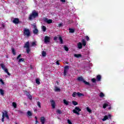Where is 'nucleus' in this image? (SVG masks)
<instances>
[{"label": "nucleus", "mask_w": 124, "mask_h": 124, "mask_svg": "<svg viewBox=\"0 0 124 124\" xmlns=\"http://www.w3.org/2000/svg\"><path fill=\"white\" fill-rule=\"evenodd\" d=\"M36 17H38V13L36 11L34 10L32 12V13L29 15L28 20L30 21H32L34 19H35Z\"/></svg>", "instance_id": "obj_1"}, {"label": "nucleus", "mask_w": 124, "mask_h": 124, "mask_svg": "<svg viewBox=\"0 0 124 124\" xmlns=\"http://www.w3.org/2000/svg\"><path fill=\"white\" fill-rule=\"evenodd\" d=\"M77 80L78 81H79V82H83L85 85H87V86H90V83L86 81L85 79H84V78H83L82 77H79L77 78Z\"/></svg>", "instance_id": "obj_2"}, {"label": "nucleus", "mask_w": 124, "mask_h": 124, "mask_svg": "<svg viewBox=\"0 0 124 124\" xmlns=\"http://www.w3.org/2000/svg\"><path fill=\"white\" fill-rule=\"evenodd\" d=\"M23 33L24 35L26 36H27L29 37L31 35V32L30 31V30L27 29V28H24L23 30Z\"/></svg>", "instance_id": "obj_3"}, {"label": "nucleus", "mask_w": 124, "mask_h": 124, "mask_svg": "<svg viewBox=\"0 0 124 124\" xmlns=\"http://www.w3.org/2000/svg\"><path fill=\"white\" fill-rule=\"evenodd\" d=\"M80 111H81V109H80L79 107H76L75 109L73 110V113H75V114H77V115H80V114L79 113V112H80Z\"/></svg>", "instance_id": "obj_4"}, {"label": "nucleus", "mask_w": 124, "mask_h": 124, "mask_svg": "<svg viewBox=\"0 0 124 124\" xmlns=\"http://www.w3.org/2000/svg\"><path fill=\"white\" fill-rule=\"evenodd\" d=\"M2 117H3L4 118L5 117L7 119V120H9V116H8L7 112L6 110L4 111V112H2Z\"/></svg>", "instance_id": "obj_5"}, {"label": "nucleus", "mask_w": 124, "mask_h": 124, "mask_svg": "<svg viewBox=\"0 0 124 124\" xmlns=\"http://www.w3.org/2000/svg\"><path fill=\"white\" fill-rule=\"evenodd\" d=\"M43 20L44 22L47 23V24H51L53 22V20H52V19H48L47 17H44Z\"/></svg>", "instance_id": "obj_6"}, {"label": "nucleus", "mask_w": 124, "mask_h": 124, "mask_svg": "<svg viewBox=\"0 0 124 124\" xmlns=\"http://www.w3.org/2000/svg\"><path fill=\"white\" fill-rule=\"evenodd\" d=\"M50 102L53 109H55V108H56V102H55V101H54L53 100H50Z\"/></svg>", "instance_id": "obj_7"}, {"label": "nucleus", "mask_w": 124, "mask_h": 124, "mask_svg": "<svg viewBox=\"0 0 124 124\" xmlns=\"http://www.w3.org/2000/svg\"><path fill=\"white\" fill-rule=\"evenodd\" d=\"M50 38L47 36L45 37L44 42L45 43H49Z\"/></svg>", "instance_id": "obj_8"}, {"label": "nucleus", "mask_w": 124, "mask_h": 124, "mask_svg": "<svg viewBox=\"0 0 124 124\" xmlns=\"http://www.w3.org/2000/svg\"><path fill=\"white\" fill-rule=\"evenodd\" d=\"M108 119H111V115L109 114L108 116L105 115L104 117V118L102 119L103 122H105L106 120H108Z\"/></svg>", "instance_id": "obj_9"}, {"label": "nucleus", "mask_w": 124, "mask_h": 124, "mask_svg": "<svg viewBox=\"0 0 124 124\" xmlns=\"http://www.w3.org/2000/svg\"><path fill=\"white\" fill-rule=\"evenodd\" d=\"M111 104H110V103L108 102H106L105 103H104L103 106V108H104V109H105L106 108V107H107V106H110Z\"/></svg>", "instance_id": "obj_10"}, {"label": "nucleus", "mask_w": 124, "mask_h": 124, "mask_svg": "<svg viewBox=\"0 0 124 124\" xmlns=\"http://www.w3.org/2000/svg\"><path fill=\"white\" fill-rule=\"evenodd\" d=\"M25 94H26L27 96H28V98H29V99H30L31 100L32 99V96H31V94H30V93H29L28 92H26Z\"/></svg>", "instance_id": "obj_11"}, {"label": "nucleus", "mask_w": 124, "mask_h": 124, "mask_svg": "<svg viewBox=\"0 0 124 124\" xmlns=\"http://www.w3.org/2000/svg\"><path fill=\"white\" fill-rule=\"evenodd\" d=\"M13 23L14 24H19V19L18 18H15L13 20Z\"/></svg>", "instance_id": "obj_12"}, {"label": "nucleus", "mask_w": 124, "mask_h": 124, "mask_svg": "<svg viewBox=\"0 0 124 124\" xmlns=\"http://www.w3.org/2000/svg\"><path fill=\"white\" fill-rule=\"evenodd\" d=\"M78 49H82V48H83V45L82 44V43L79 42L78 44Z\"/></svg>", "instance_id": "obj_13"}, {"label": "nucleus", "mask_w": 124, "mask_h": 124, "mask_svg": "<svg viewBox=\"0 0 124 124\" xmlns=\"http://www.w3.org/2000/svg\"><path fill=\"white\" fill-rule=\"evenodd\" d=\"M40 121L42 124H45V117H41Z\"/></svg>", "instance_id": "obj_14"}, {"label": "nucleus", "mask_w": 124, "mask_h": 124, "mask_svg": "<svg viewBox=\"0 0 124 124\" xmlns=\"http://www.w3.org/2000/svg\"><path fill=\"white\" fill-rule=\"evenodd\" d=\"M81 43H82V45L83 46H86V45H87V42L86 41V40H85V39H82L81 40Z\"/></svg>", "instance_id": "obj_15"}, {"label": "nucleus", "mask_w": 124, "mask_h": 124, "mask_svg": "<svg viewBox=\"0 0 124 124\" xmlns=\"http://www.w3.org/2000/svg\"><path fill=\"white\" fill-rule=\"evenodd\" d=\"M74 57H75V58H77L78 59L79 58H81V57H82V55L81 54H75L74 55Z\"/></svg>", "instance_id": "obj_16"}, {"label": "nucleus", "mask_w": 124, "mask_h": 124, "mask_svg": "<svg viewBox=\"0 0 124 124\" xmlns=\"http://www.w3.org/2000/svg\"><path fill=\"white\" fill-rule=\"evenodd\" d=\"M96 79H97V81H98V82H100V81H101V76L99 75L97 76Z\"/></svg>", "instance_id": "obj_17"}, {"label": "nucleus", "mask_w": 124, "mask_h": 124, "mask_svg": "<svg viewBox=\"0 0 124 124\" xmlns=\"http://www.w3.org/2000/svg\"><path fill=\"white\" fill-rule=\"evenodd\" d=\"M25 48H29L30 47V43L29 42H26L24 46Z\"/></svg>", "instance_id": "obj_18"}, {"label": "nucleus", "mask_w": 124, "mask_h": 124, "mask_svg": "<svg viewBox=\"0 0 124 124\" xmlns=\"http://www.w3.org/2000/svg\"><path fill=\"white\" fill-rule=\"evenodd\" d=\"M69 32L71 33H74V32L75 31V30H74L73 29H71V28H69Z\"/></svg>", "instance_id": "obj_19"}, {"label": "nucleus", "mask_w": 124, "mask_h": 124, "mask_svg": "<svg viewBox=\"0 0 124 124\" xmlns=\"http://www.w3.org/2000/svg\"><path fill=\"white\" fill-rule=\"evenodd\" d=\"M59 39L61 42V44H63V40H62V36H60Z\"/></svg>", "instance_id": "obj_20"}, {"label": "nucleus", "mask_w": 124, "mask_h": 124, "mask_svg": "<svg viewBox=\"0 0 124 124\" xmlns=\"http://www.w3.org/2000/svg\"><path fill=\"white\" fill-rule=\"evenodd\" d=\"M64 104H65V105H69V102L66 101V100L64 99L63 100Z\"/></svg>", "instance_id": "obj_21"}, {"label": "nucleus", "mask_w": 124, "mask_h": 124, "mask_svg": "<svg viewBox=\"0 0 124 124\" xmlns=\"http://www.w3.org/2000/svg\"><path fill=\"white\" fill-rule=\"evenodd\" d=\"M33 33L34 34H37V33H38V30L36 29H34L33 30Z\"/></svg>", "instance_id": "obj_22"}, {"label": "nucleus", "mask_w": 124, "mask_h": 124, "mask_svg": "<svg viewBox=\"0 0 124 124\" xmlns=\"http://www.w3.org/2000/svg\"><path fill=\"white\" fill-rule=\"evenodd\" d=\"M0 66L1 67L2 69L3 70L5 69V65H4V63H0Z\"/></svg>", "instance_id": "obj_23"}, {"label": "nucleus", "mask_w": 124, "mask_h": 124, "mask_svg": "<svg viewBox=\"0 0 124 124\" xmlns=\"http://www.w3.org/2000/svg\"><path fill=\"white\" fill-rule=\"evenodd\" d=\"M0 93L1 95H4V91H3L2 89H0Z\"/></svg>", "instance_id": "obj_24"}, {"label": "nucleus", "mask_w": 124, "mask_h": 124, "mask_svg": "<svg viewBox=\"0 0 124 124\" xmlns=\"http://www.w3.org/2000/svg\"><path fill=\"white\" fill-rule=\"evenodd\" d=\"M12 106L15 108H17V104L15 102H13L12 103Z\"/></svg>", "instance_id": "obj_25"}, {"label": "nucleus", "mask_w": 124, "mask_h": 124, "mask_svg": "<svg viewBox=\"0 0 124 124\" xmlns=\"http://www.w3.org/2000/svg\"><path fill=\"white\" fill-rule=\"evenodd\" d=\"M68 71V70L64 69V72H63L64 76H66V73H67Z\"/></svg>", "instance_id": "obj_26"}, {"label": "nucleus", "mask_w": 124, "mask_h": 124, "mask_svg": "<svg viewBox=\"0 0 124 124\" xmlns=\"http://www.w3.org/2000/svg\"><path fill=\"white\" fill-rule=\"evenodd\" d=\"M12 51L13 54V55L15 56V55H16V52H15V49L14 48H12Z\"/></svg>", "instance_id": "obj_27"}, {"label": "nucleus", "mask_w": 124, "mask_h": 124, "mask_svg": "<svg viewBox=\"0 0 124 124\" xmlns=\"http://www.w3.org/2000/svg\"><path fill=\"white\" fill-rule=\"evenodd\" d=\"M76 95H77V93L76 92H74L72 94V96H73V97H76Z\"/></svg>", "instance_id": "obj_28"}, {"label": "nucleus", "mask_w": 124, "mask_h": 124, "mask_svg": "<svg viewBox=\"0 0 124 124\" xmlns=\"http://www.w3.org/2000/svg\"><path fill=\"white\" fill-rule=\"evenodd\" d=\"M42 30L43 31H46V27H45V26H43L42 28Z\"/></svg>", "instance_id": "obj_29"}, {"label": "nucleus", "mask_w": 124, "mask_h": 124, "mask_svg": "<svg viewBox=\"0 0 124 124\" xmlns=\"http://www.w3.org/2000/svg\"><path fill=\"white\" fill-rule=\"evenodd\" d=\"M60 91H61V89L59 87H55V92H60Z\"/></svg>", "instance_id": "obj_30"}, {"label": "nucleus", "mask_w": 124, "mask_h": 124, "mask_svg": "<svg viewBox=\"0 0 124 124\" xmlns=\"http://www.w3.org/2000/svg\"><path fill=\"white\" fill-rule=\"evenodd\" d=\"M100 97H104V93H103L101 92L99 94Z\"/></svg>", "instance_id": "obj_31"}, {"label": "nucleus", "mask_w": 124, "mask_h": 124, "mask_svg": "<svg viewBox=\"0 0 124 124\" xmlns=\"http://www.w3.org/2000/svg\"><path fill=\"white\" fill-rule=\"evenodd\" d=\"M56 112L57 114H62V113L60 109H57Z\"/></svg>", "instance_id": "obj_32"}, {"label": "nucleus", "mask_w": 124, "mask_h": 124, "mask_svg": "<svg viewBox=\"0 0 124 124\" xmlns=\"http://www.w3.org/2000/svg\"><path fill=\"white\" fill-rule=\"evenodd\" d=\"M42 55L43 57H46V52L44 51H43Z\"/></svg>", "instance_id": "obj_33"}, {"label": "nucleus", "mask_w": 124, "mask_h": 124, "mask_svg": "<svg viewBox=\"0 0 124 124\" xmlns=\"http://www.w3.org/2000/svg\"><path fill=\"white\" fill-rule=\"evenodd\" d=\"M36 84H38V85H39V84H40V81H39V79L38 78L36 79Z\"/></svg>", "instance_id": "obj_34"}, {"label": "nucleus", "mask_w": 124, "mask_h": 124, "mask_svg": "<svg viewBox=\"0 0 124 124\" xmlns=\"http://www.w3.org/2000/svg\"><path fill=\"white\" fill-rule=\"evenodd\" d=\"M37 106L39 108H41V103H40V102H37Z\"/></svg>", "instance_id": "obj_35"}, {"label": "nucleus", "mask_w": 124, "mask_h": 124, "mask_svg": "<svg viewBox=\"0 0 124 124\" xmlns=\"http://www.w3.org/2000/svg\"><path fill=\"white\" fill-rule=\"evenodd\" d=\"M72 103H73V105H75V106L78 105V103L77 102H76V101H73L72 102Z\"/></svg>", "instance_id": "obj_36"}, {"label": "nucleus", "mask_w": 124, "mask_h": 124, "mask_svg": "<svg viewBox=\"0 0 124 124\" xmlns=\"http://www.w3.org/2000/svg\"><path fill=\"white\" fill-rule=\"evenodd\" d=\"M30 51H31V50L30 49V47L26 48V51H27V54H29V53H30Z\"/></svg>", "instance_id": "obj_37"}, {"label": "nucleus", "mask_w": 124, "mask_h": 124, "mask_svg": "<svg viewBox=\"0 0 124 124\" xmlns=\"http://www.w3.org/2000/svg\"><path fill=\"white\" fill-rule=\"evenodd\" d=\"M77 95H78V96H82V95H83V94L78 92L77 93Z\"/></svg>", "instance_id": "obj_38"}, {"label": "nucleus", "mask_w": 124, "mask_h": 124, "mask_svg": "<svg viewBox=\"0 0 124 124\" xmlns=\"http://www.w3.org/2000/svg\"><path fill=\"white\" fill-rule=\"evenodd\" d=\"M64 69H65L66 70H68L69 69V66H68V65H66L64 67Z\"/></svg>", "instance_id": "obj_39"}, {"label": "nucleus", "mask_w": 124, "mask_h": 124, "mask_svg": "<svg viewBox=\"0 0 124 124\" xmlns=\"http://www.w3.org/2000/svg\"><path fill=\"white\" fill-rule=\"evenodd\" d=\"M87 111L89 112V113H92V109H90L89 107H87L86 108Z\"/></svg>", "instance_id": "obj_40"}, {"label": "nucleus", "mask_w": 124, "mask_h": 124, "mask_svg": "<svg viewBox=\"0 0 124 124\" xmlns=\"http://www.w3.org/2000/svg\"><path fill=\"white\" fill-rule=\"evenodd\" d=\"M24 62V59L23 58L19 59V60L18 61V62Z\"/></svg>", "instance_id": "obj_41"}, {"label": "nucleus", "mask_w": 124, "mask_h": 124, "mask_svg": "<svg viewBox=\"0 0 124 124\" xmlns=\"http://www.w3.org/2000/svg\"><path fill=\"white\" fill-rule=\"evenodd\" d=\"M31 26L33 27V29H37L36 25H35V24H32Z\"/></svg>", "instance_id": "obj_42"}, {"label": "nucleus", "mask_w": 124, "mask_h": 124, "mask_svg": "<svg viewBox=\"0 0 124 124\" xmlns=\"http://www.w3.org/2000/svg\"><path fill=\"white\" fill-rule=\"evenodd\" d=\"M27 114L28 115V116H31V112L30 111H28V112H27Z\"/></svg>", "instance_id": "obj_43"}, {"label": "nucleus", "mask_w": 124, "mask_h": 124, "mask_svg": "<svg viewBox=\"0 0 124 124\" xmlns=\"http://www.w3.org/2000/svg\"><path fill=\"white\" fill-rule=\"evenodd\" d=\"M85 38H86L87 41H90V38L89 37V36H86L85 37Z\"/></svg>", "instance_id": "obj_44"}, {"label": "nucleus", "mask_w": 124, "mask_h": 124, "mask_svg": "<svg viewBox=\"0 0 124 124\" xmlns=\"http://www.w3.org/2000/svg\"><path fill=\"white\" fill-rule=\"evenodd\" d=\"M64 49L65 51H68V47H67L66 46H64Z\"/></svg>", "instance_id": "obj_45"}, {"label": "nucleus", "mask_w": 124, "mask_h": 124, "mask_svg": "<svg viewBox=\"0 0 124 124\" xmlns=\"http://www.w3.org/2000/svg\"><path fill=\"white\" fill-rule=\"evenodd\" d=\"M92 81L93 83H95V81H96V80L95 79V78H93L92 79Z\"/></svg>", "instance_id": "obj_46"}, {"label": "nucleus", "mask_w": 124, "mask_h": 124, "mask_svg": "<svg viewBox=\"0 0 124 124\" xmlns=\"http://www.w3.org/2000/svg\"><path fill=\"white\" fill-rule=\"evenodd\" d=\"M31 45L32 46H35L36 45V44L35 43V42H33L31 43Z\"/></svg>", "instance_id": "obj_47"}, {"label": "nucleus", "mask_w": 124, "mask_h": 124, "mask_svg": "<svg viewBox=\"0 0 124 124\" xmlns=\"http://www.w3.org/2000/svg\"><path fill=\"white\" fill-rule=\"evenodd\" d=\"M3 70H4L6 73L8 72V70L6 68L4 69Z\"/></svg>", "instance_id": "obj_48"}, {"label": "nucleus", "mask_w": 124, "mask_h": 124, "mask_svg": "<svg viewBox=\"0 0 124 124\" xmlns=\"http://www.w3.org/2000/svg\"><path fill=\"white\" fill-rule=\"evenodd\" d=\"M0 82L2 83V85H4V82H3V80H2V79H0Z\"/></svg>", "instance_id": "obj_49"}, {"label": "nucleus", "mask_w": 124, "mask_h": 124, "mask_svg": "<svg viewBox=\"0 0 124 124\" xmlns=\"http://www.w3.org/2000/svg\"><path fill=\"white\" fill-rule=\"evenodd\" d=\"M67 122L68 124H72V123L71 122V121H70V120H67Z\"/></svg>", "instance_id": "obj_50"}, {"label": "nucleus", "mask_w": 124, "mask_h": 124, "mask_svg": "<svg viewBox=\"0 0 124 124\" xmlns=\"http://www.w3.org/2000/svg\"><path fill=\"white\" fill-rule=\"evenodd\" d=\"M21 54H19V55L17 57L16 59H17V60H19V59H20V58H21Z\"/></svg>", "instance_id": "obj_51"}, {"label": "nucleus", "mask_w": 124, "mask_h": 124, "mask_svg": "<svg viewBox=\"0 0 124 124\" xmlns=\"http://www.w3.org/2000/svg\"><path fill=\"white\" fill-rule=\"evenodd\" d=\"M54 40H55V41H56V40H58V37L57 36L54 37Z\"/></svg>", "instance_id": "obj_52"}, {"label": "nucleus", "mask_w": 124, "mask_h": 124, "mask_svg": "<svg viewBox=\"0 0 124 124\" xmlns=\"http://www.w3.org/2000/svg\"><path fill=\"white\" fill-rule=\"evenodd\" d=\"M56 64H57L58 65H60V62H59V61L56 62Z\"/></svg>", "instance_id": "obj_53"}, {"label": "nucleus", "mask_w": 124, "mask_h": 124, "mask_svg": "<svg viewBox=\"0 0 124 124\" xmlns=\"http://www.w3.org/2000/svg\"><path fill=\"white\" fill-rule=\"evenodd\" d=\"M2 122H4V117L3 116L1 119Z\"/></svg>", "instance_id": "obj_54"}, {"label": "nucleus", "mask_w": 124, "mask_h": 124, "mask_svg": "<svg viewBox=\"0 0 124 124\" xmlns=\"http://www.w3.org/2000/svg\"><path fill=\"white\" fill-rule=\"evenodd\" d=\"M62 2H65V0H60Z\"/></svg>", "instance_id": "obj_55"}, {"label": "nucleus", "mask_w": 124, "mask_h": 124, "mask_svg": "<svg viewBox=\"0 0 124 124\" xmlns=\"http://www.w3.org/2000/svg\"><path fill=\"white\" fill-rule=\"evenodd\" d=\"M62 23H60V24H59V27H62Z\"/></svg>", "instance_id": "obj_56"}, {"label": "nucleus", "mask_w": 124, "mask_h": 124, "mask_svg": "<svg viewBox=\"0 0 124 124\" xmlns=\"http://www.w3.org/2000/svg\"><path fill=\"white\" fill-rule=\"evenodd\" d=\"M7 74H8V75L9 76H10V74L9 73V72H7Z\"/></svg>", "instance_id": "obj_57"}, {"label": "nucleus", "mask_w": 124, "mask_h": 124, "mask_svg": "<svg viewBox=\"0 0 124 124\" xmlns=\"http://www.w3.org/2000/svg\"><path fill=\"white\" fill-rule=\"evenodd\" d=\"M16 4H19V2H16Z\"/></svg>", "instance_id": "obj_58"}, {"label": "nucleus", "mask_w": 124, "mask_h": 124, "mask_svg": "<svg viewBox=\"0 0 124 124\" xmlns=\"http://www.w3.org/2000/svg\"><path fill=\"white\" fill-rule=\"evenodd\" d=\"M110 109H111V107H109L108 108V109H109V110H110Z\"/></svg>", "instance_id": "obj_59"}, {"label": "nucleus", "mask_w": 124, "mask_h": 124, "mask_svg": "<svg viewBox=\"0 0 124 124\" xmlns=\"http://www.w3.org/2000/svg\"><path fill=\"white\" fill-rule=\"evenodd\" d=\"M2 26L3 27V28H4V25L2 24Z\"/></svg>", "instance_id": "obj_60"}, {"label": "nucleus", "mask_w": 124, "mask_h": 124, "mask_svg": "<svg viewBox=\"0 0 124 124\" xmlns=\"http://www.w3.org/2000/svg\"><path fill=\"white\" fill-rule=\"evenodd\" d=\"M57 119H58V120H61V118L60 117H58Z\"/></svg>", "instance_id": "obj_61"}, {"label": "nucleus", "mask_w": 124, "mask_h": 124, "mask_svg": "<svg viewBox=\"0 0 124 124\" xmlns=\"http://www.w3.org/2000/svg\"><path fill=\"white\" fill-rule=\"evenodd\" d=\"M35 118L36 119V120H37V117H35Z\"/></svg>", "instance_id": "obj_62"}, {"label": "nucleus", "mask_w": 124, "mask_h": 124, "mask_svg": "<svg viewBox=\"0 0 124 124\" xmlns=\"http://www.w3.org/2000/svg\"><path fill=\"white\" fill-rule=\"evenodd\" d=\"M36 123H38V121H37V120H36Z\"/></svg>", "instance_id": "obj_63"}]
</instances>
